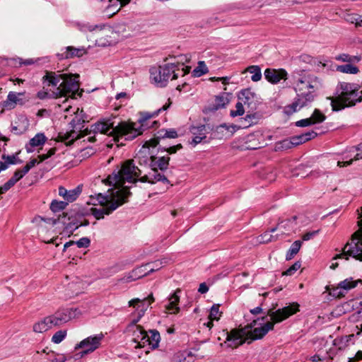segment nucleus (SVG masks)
Instances as JSON below:
<instances>
[{
  "mask_svg": "<svg viewBox=\"0 0 362 362\" xmlns=\"http://www.w3.org/2000/svg\"><path fill=\"white\" fill-rule=\"evenodd\" d=\"M52 327V321L48 316L45 317L41 321L35 323L33 325V331L37 333H42Z\"/></svg>",
  "mask_w": 362,
  "mask_h": 362,
  "instance_id": "obj_31",
  "label": "nucleus"
},
{
  "mask_svg": "<svg viewBox=\"0 0 362 362\" xmlns=\"http://www.w3.org/2000/svg\"><path fill=\"white\" fill-rule=\"evenodd\" d=\"M119 172L121 173V175L123 180H127L129 182L136 183L137 180L133 177H139L141 175V170L134 165V160H126Z\"/></svg>",
  "mask_w": 362,
  "mask_h": 362,
  "instance_id": "obj_11",
  "label": "nucleus"
},
{
  "mask_svg": "<svg viewBox=\"0 0 362 362\" xmlns=\"http://www.w3.org/2000/svg\"><path fill=\"white\" fill-rule=\"evenodd\" d=\"M142 267H141L133 269L127 275L121 279L120 281L122 282H131L148 275L147 272L143 269Z\"/></svg>",
  "mask_w": 362,
  "mask_h": 362,
  "instance_id": "obj_27",
  "label": "nucleus"
},
{
  "mask_svg": "<svg viewBox=\"0 0 362 362\" xmlns=\"http://www.w3.org/2000/svg\"><path fill=\"white\" fill-rule=\"evenodd\" d=\"M253 167L257 168L252 171L253 176L262 180H268L269 182L273 180L274 175L270 168H265L262 164H254Z\"/></svg>",
  "mask_w": 362,
  "mask_h": 362,
  "instance_id": "obj_21",
  "label": "nucleus"
},
{
  "mask_svg": "<svg viewBox=\"0 0 362 362\" xmlns=\"http://www.w3.org/2000/svg\"><path fill=\"white\" fill-rule=\"evenodd\" d=\"M267 108L265 103L259 102L255 106L254 110L255 112L250 113V126L256 124L262 118L263 115ZM253 109V107L250 106V110Z\"/></svg>",
  "mask_w": 362,
  "mask_h": 362,
  "instance_id": "obj_22",
  "label": "nucleus"
},
{
  "mask_svg": "<svg viewBox=\"0 0 362 362\" xmlns=\"http://www.w3.org/2000/svg\"><path fill=\"white\" fill-rule=\"evenodd\" d=\"M162 260H156L152 263H148L144 266L145 270H147L148 275L155 271L159 270L163 267Z\"/></svg>",
  "mask_w": 362,
  "mask_h": 362,
  "instance_id": "obj_44",
  "label": "nucleus"
},
{
  "mask_svg": "<svg viewBox=\"0 0 362 362\" xmlns=\"http://www.w3.org/2000/svg\"><path fill=\"white\" fill-rule=\"evenodd\" d=\"M47 138L43 133H37L33 138H32L28 144L25 145V149L28 153H32L34 150L33 148L42 146Z\"/></svg>",
  "mask_w": 362,
  "mask_h": 362,
  "instance_id": "obj_25",
  "label": "nucleus"
},
{
  "mask_svg": "<svg viewBox=\"0 0 362 362\" xmlns=\"http://www.w3.org/2000/svg\"><path fill=\"white\" fill-rule=\"evenodd\" d=\"M179 302V296H170L169 302L165 305V308L170 313H176L180 310V308L177 306Z\"/></svg>",
  "mask_w": 362,
  "mask_h": 362,
  "instance_id": "obj_36",
  "label": "nucleus"
},
{
  "mask_svg": "<svg viewBox=\"0 0 362 362\" xmlns=\"http://www.w3.org/2000/svg\"><path fill=\"white\" fill-rule=\"evenodd\" d=\"M240 126H238L235 124L228 126L226 124H222L219 126L216 127L214 128L213 127V130L210 131L211 132L210 139H222L224 137H226L228 134V132H230L231 134H233L237 129H240Z\"/></svg>",
  "mask_w": 362,
  "mask_h": 362,
  "instance_id": "obj_18",
  "label": "nucleus"
},
{
  "mask_svg": "<svg viewBox=\"0 0 362 362\" xmlns=\"http://www.w3.org/2000/svg\"><path fill=\"white\" fill-rule=\"evenodd\" d=\"M13 186L11 181H9V180L4 183L2 186L0 187V195L7 192L8 189H10Z\"/></svg>",
  "mask_w": 362,
  "mask_h": 362,
  "instance_id": "obj_63",
  "label": "nucleus"
},
{
  "mask_svg": "<svg viewBox=\"0 0 362 362\" xmlns=\"http://www.w3.org/2000/svg\"><path fill=\"white\" fill-rule=\"evenodd\" d=\"M158 139L156 136L155 138L151 139L148 141H146L144 144L142 149L148 151L150 147H156L159 144Z\"/></svg>",
  "mask_w": 362,
  "mask_h": 362,
  "instance_id": "obj_53",
  "label": "nucleus"
},
{
  "mask_svg": "<svg viewBox=\"0 0 362 362\" xmlns=\"http://www.w3.org/2000/svg\"><path fill=\"white\" fill-rule=\"evenodd\" d=\"M337 96L329 98L333 111H339L346 107L354 106L362 101V90L356 83L339 82L337 85Z\"/></svg>",
  "mask_w": 362,
  "mask_h": 362,
  "instance_id": "obj_4",
  "label": "nucleus"
},
{
  "mask_svg": "<svg viewBox=\"0 0 362 362\" xmlns=\"http://www.w3.org/2000/svg\"><path fill=\"white\" fill-rule=\"evenodd\" d=\"M56 152V148H50L48 152L45 154H42V155H40L38 156V158H40V162H42L45 160H47V158H50L52 156H53Z\"/></svg>",
  "mask_w": 362,
  "mask_h": 362,
  "instance_id": "obj_58",
  "label": "nucleus"
},
{
  "mask_svg": "<svg viewBox=\"0 0 362 362\" xmlns=\"http://www.w3.org/2000/svg\"><path fill=\"white\" fill-rule=\"evenodd\" d=\"M104 337L103 333L90 336L77 344L75 346V349H83L81 352V356L90 354L100 347Z\"/></svg>",
  "mask_w": 362,
  "mask_h": 362,
  "instance_id": "obj_10",
  "label": "nucleus"
},
{
  "mask_svg": "<svg viewBox=\"0 0 362 362\" xmlns=\"http://www.w3.org/2000/svg\"><path fill=\"white\" fill-rule=\"evenodd\" d=\"M362 284L361 279L354 280L353 278H348L339 282L337 286H327L326 291L323 292L322 294H325L326 292H328V294H342L341 291H348L351 288H354L358 286V284Z\"/></svg>",
  "mask_w": 362,
  "mask_h": 362,
  "instance_id": "obj_12",
  "label": "nucleus"
},
{
  "mask_svg": "<svg viewBox=\"0 0 362 362\" xmlns=\"http://www.w3.org/2000/svg\"><path fill=\"white\" fill-rule=\"evenodd\" d=\"M150 176L152 180L154 181V183L156 182H162L163 183L169 184L170 181L167 178V177L159 173L158 169L151 168V173H150Z\"/></svg>",
  "mask_w": 362,
  "mask_h": 362,
  "instance_id": "obj_39",
  "label": "nucleus"
},
{
  "mask_svg": "<svg viewBox=\"0 0 362 362\" xmlns=\"http://www.w3.org/2000/svg\"><path fill=\"white\" fill-rule=\"evenodd\" d=\"M98 199L101 205L107 204V206L110 204L111 201H109V195H103L102 194H98Z\"/></svg>",
  "mask_w": 362,
  "mask_h": 362,
  "instance_id": "obj_62",
  "label": "nucleus"
},
{
  "mask_svg": "<svg viewBox=\"0 0 362 362\" xmlns=\"http://www.w3.org/2000/svg\"><path fill=\"white\" fill-rule=\"evenodd\" d=\"M170 100L168 99V104L163 105L153 114L148 112L143 113L139 119L140 124L139 127H136V124L134 123L127 124L125 122H119L115 125V122L110 118L99 121L93 124L92 127L94 132H101L107 134V135L114 136V140L116 142H119L120 136H124L125 140H132L142 134L143 130L141 127L144 122L158 115L160 112L166 110L170 107Z\"/></svg>",
  "mask_w": 362,
  "mask_h": 362,
  "instance_id": "obj_1",
  "label": "nucleus"
},
{
  "mask_svg": "<svg viewBox=\"0 0 362 362\" xmlns=\"http://www.w3.org/2000/svg\"><path fill=\"white\" fill-rule=\"evenodd\" d=\"M335 59L337 61L344 62L357 63L361 60V57L360 55L351 56L348 54L343 53L336 56Z\"/></svg>",
  "mask_w": 362,
  "mask_h": 362,
  "instance_id": "obj_37",
  "label": "nucleus"
},
{
  "mask_svg": "<svg viewBox=\"0 0 362 362\" xmlns=\"http://www.w3.org/2000/svg\"><path fill=\"white\" fill-rule=\"evenodd\" d=\"M84 123H85V120L83 119L75 117L69 122V125L72 129H78V131L81 132V131H83L82 128L83 127Z\"/></svg>",
  "mask_w": 362,
  "mask_h": 362,
  "instance_id": "obj_48",
  "label": "nucleus"
},
{
  "mask_svg": "<svg viewBox=\"0 0 362 362\" xmlns=\"http://www.w3.org/2000/svg\"><path fill=\"white\" fill-rule=\"evenodd\" d=\"M86 51L84 48H76L72 46H68L65 48V51L57 54L59 59H66L74 57H80L86 54Z\"/></svg>",
  "mask_w": 362,
  "mask_h": 362,
  "instance_id": "obj_20",
  "label": "nucleus"
},
{
  "mask_svg": "<svg viewBox=\"0 0 362 362\" xmlns=\"http://www.w3.org/2000/svg\"><path fill=\"white\" fill-rule=\"evenodd\" d=\"M265 79L270 83L275 85L281 80L286 81L288 78V73L284 69L267 68L264 72Z\"/></svg>",
  "mask_w": 362,
  "mask_h": 362,
  "instance_id": "obj_17",
  "label": "nucleus"
},
{
  "mask_svg": "<svg viewBox=\"0 0 362 362\" xmlns=\"http://www.w3.org/2000/svg\"><path fill=\"white\" fill-rule=\"evenodd\" d=\"M356 151H361V152L356 153L354 156V158H350L349 160L338 161L337 166H339V167L348 166V165L352 164L354 160H358L362 159V143H360L356 146H352L349 151V153H354Z\"/></svg>",
  "mask_w": 362,
  "mask_h": 362,
  "instance_id": "obj_30",
  "label": "nucleus"
},
{
  "mask_svg": "<svg viewBox=\"0 0 362 362\" xmlns=\"http://www.w3.org/2000/svg\"><path fill=\"white\" fill-rule=\"evenodd\" d=\"M165 138L175 139L178 136L177 132L174 129H165Z\"/></svg>",
  "mask_w": 362,
  "mask_h": 362,
  "instance_id": "obj_64",
  "label": "nucleus"
},
{
  "mask_svg": "<svg viewBox=\"0 0 362 362\" xmlns=\"http://www.w3.org/2000/svg\"><path fill=\"white\" fill-rule=\"evenodd\" d=\"M149 332L151 335H148L141 326H137L136 331L134 332L136 337L134 341H139L140 346H144L148 344L151 349H155L158 347L160 341V333L156 329H150Z\"/></svg>",
  "mask_w": 362,
  "mask_h": 362,
  "instance_id": "obj_8",
  "label": "nucleus"
},
{
  "mask_svg": "<svg viewBox=\"0 0 362 362\" xmlns=\"http://www.w3.org/2000/svg\"><path fill=\"white\" fill-rule=\"evenodd\" d=\"M76 308H62L57 310L54 315L49 316L53 326H61L75 317Z\"/></svg>",
  "mask_w": 362,
  "mask_h": 362,
  "instance_id": "obj_13",
  "label": "nucleus"
},
{
  "mask_svg": "<svg viewBox=\"0 0 362 362\" xmlns=\"http://www.w3.org/2000/svg\"><path fill=\"white\" fill-rule=\"evenodd\" d=\"M190 132L193 135L197 136H206V133H209L210 131L213 130V126L210 124H202L199 126H192L189 129Z\"/></svg>",
  "mask_w": 362,
  "mask_h": 362,
  "instance_id": "obj_33",
  "label": "nucleus"
},
{
  "mask_svg": "<svg viewBox=\"0 0 362 362\" xmlns=\"http://www.w3.org/2000/svg\"><path fill=\"white\" fill-rule=\"evenodd\" d=\"M79 77L78 74H65L63 81L56 91L52 92L53 97L55 98L66 97L69 94H71L72 98H74L76 94L81 97L83 90L78 93L80 88Z\"/></svg>",
  "mask_w": 362,
  "mask_h": 362,
  "instance_id": "obj_6",
  "label": "nucleus"
},
{
  "mask_svg": "<svg viewBox=\"0 0 362 362\" xmlns=\"http://www.w3.org/2000/svg\"><path fill=\"white\" fill-rule=\"evenodd\" d=\"M301 267V262L300 261L296 262L293 265H291L288 269H287L285 272H283V275L285 276H291L296 272H297Z\"/></svg>",
  "mask_w": 362,
  "mask_h": 362,
  "instance_id": "obj_50",
  "label": "nucleus"
},
{
  "mask_svg": "<svg viewBox=\"0 0 362 362\" xmlns=\"http://www.w3.org/2000/svg\"><path fill=\"white\" fill-rule=\"evenodd\" d=\"M89 215L90 211L88 209L79 208H74L69 212L63 213L62 223L64 226V231L73 234L80 227V223L82 221V219Z\"/></svg>",
  "mask_w": 362,
  "mask_h": 362,
  "instance_id": "obj_7",
  "label": "nucleus"
},
{
  "mask_svg": "<svg viewBox=\"0 0 362 362\" xmlns=\"http://www.w3.org/2000/svg\"><path fill=\"white\" fill-rule=\"evenodd\" d=\"M301 245V240L294 241L286 254V260L289 261L292 259L294 256L299 252Z\"/></svg>",
  "mask_w": 362,
  "mask_h": 362,
  "instance_id": "obj_34",
  "label": "nucleus"
},
{
  "mask_svg": "<svg viewBox=\"0 0 362 362\" xmlns=\"http://www.w3.org/2000/svg\"><path fill=\"white\" fill-rule=\"evenodd\" d=\"M319 232L320 230L307 232L303 235L302 239L303 241H308L313 238L315 235H317L319 233Z\"/></svg>",
  "mask_w": 362,
  "mask_h": 362,
  "instance_id": "obj_57",
  "label": "nucleus"
},
{
  "mask_svg": "<svg viewBox=\"0 0 362 362\" xmlns=\"http://www.w3.org/2000/svg\"><path fill=\"white\" fill-rule=\"evenodd\" d=\"M313 124H314V122L310 118L302 119L296 122V126L300 127H305Z\"/></svg>",
  "mask_w": 362,
  "mask_h": 362,
  "instance_id": "obj_55",
  "label": "nucleus"
},
{
  "mask_svg": "<svg viewBox=\"0 0 362 362\" xmlns=\"http://www.w3.org/2000/svg\"><path fill=\"white\" fill-rule=\"evenodd\" d=\"M300 305L298 303H291L286 306L275 310L274 308L267 310L265 315H264L261 320L265 321L263 325L255 327L253 330L250 329V341L262 339L264 337L270 330L274 329L276 323H279L290 316L298 313ZM257 321L253 320L250 323V329L256 325Z\"/></svg>",
  "mask_w": 362,
  "mask_h": 362,
  "instance_id": "obj_3",
  "label": "nucleus"
},
{
  "mask_svg": "<svg viewBox=\"0 0 362 362\" xmlns=\"http://www.w3.org/2000/svg\"><path fill=\"white\" fill-rule=\"evenodd\" d=\"M154 301L153 296H147L142 299L139 298H134L129 301V305L133 307L139 315V318H141L149 305Z\"/></svg>",
  "mask_w": 362,
  "mask_h": 362,
  "instance_id": "obj_16",
  "label": "nucleus"
},
{
  "mask_svg": "<svg viewBox=\"0 0 362 362\" xmlns=\"http://www.w3.org/2000/svg\"><path fill=\"white\" fill-rule=\"evenodd\" d=\"M337 71L345 74H356L359 71V69L357 66L349 63L347 64L337 66Z\"/></svg>",
  "mask_w": 362,
  "mask_h": 362,
  "instance_id": "obj_41",
  "label": "nucleus"
},
{
  "mask_svg": "<svg viewBox=\"0 0 362 362\" xmlns=\"http://www.w3.org/2000/svg\"><path fill=\"white\" fill-rule=\"evenodd\" d=\"M175 64L168 63L163 66V78L162 80H165V86L168 83V80L173 74L172 80L177 79L178 74L175 73Z\"/></svg>",
  "mask_w": 362,
  "mask_h": 362,
  "instance_id": "obj_28",
  "label": "nucleus"
},
{
  "mask_svg": "<svg viewBox=\"0 0 362 362\" xmlns=\"http://www.w3.org/2000/svg\"><path fill=\"white\" fill-rule=\"evenodd\" d=\"M7 64L13 67L22 66L21 58H11L7 60Z\"/></svg>",
  "mask_w": 362,
  "mask_h": 362,
  "instance_id": "obj_56",
  "label": "nucleus"
},
{
  "mask_svg": "<svg viewBox=\"0 0 362 362\" xmlns=\"http://www.w3.org/2000/svg\"><path fill=\"white\" fill-rule=\"evenodd\" d=\"M82 192V185H78L76 188L67 190L64 187H59V195L62 197L67 202H74Z\"/></svg>",
  "mask_w": 362,
  "mask_h": 362,
  "instance_id": "obj_19",
  "label": "nucleus"
},
{
  "mask_svg": "<svg viewBox=\"0 0 362 362\" xmlns=\"http://www.w3.org/2000/svg\"><path fill=\"white\" fill-rule=\"evenodd\" d=\"M170 160L169 156L157 158L156 156H153L151 157V168H156L163 172L168 169Z\"/></svg>",
  "mask_w": 362,
  "mask_h": 362,
  "instance_id": "obj_24",
  "label": "nucleus"
},
{
  "mask_svg": "<svg viewBox=\"0 0 362 362\" xmlns=\"http://www.w3.org/2000/svg\"><path fill=\"white\" fill-rule=\"evenodd\" d=\"M66 336V330H59L54 334L52 337V341L54 344H59L62 342Z\"/></svg>",
  "mask_w": 362,
  "mask_h": 362,
  "instance_id": "obj_49",
  "label": "nucleus"
},
{
  "mask_svg": "<svg viewBox=\"0 0 362 362\" xmlns=\"http://www.w3.org/2000/svg\"><path fill=\"white\" fill-rule=\"evenodd\" d=\"M250 78L254 82H257L262 79V75L261 68L257 65H250Z\"/></svg>",
  "mask_w": 362,
  "mask_h": 362,
  "instance_id": "obj_45",
  "label": "nucleus"
},
{
  "mask_svg": "<svg viewBox=\"0 0 362 362\" xmlns=\"http://www.w3.org/2000/svg\"><path fill=\"white\" fill-rule=\"evenodd\" d=\"M235 110H230V115L233 117H235L236 116H241L244 114L245 110L244 107L240 102H238L235 105Z\"/></svg>",
  "mask_w": 362,
  "mask_h": 362,
  "instance_id": "obj_52",
  "label": "nucleus"
},
{
  "mask_svg": "<svg viewBox=\"0 0 362 362\" xmlns=\"http://www.w3.org/2000/svg\"><path fill=\"white\" fill-rule=\"evenodd\" d=\"M107 183L109 185L115 186L117 184H124V180H123L121 173L118 171H114L110 175H109L106 180Z\"/></svg>",
  "mask_w": 362,
  "mask_h": 362,
  "instance_id": "obj_38",
  "label": "nucleus"
},
{
  "mask_svg": "<svg viewBox=\"0 0 362 362\" xmlns=\"http://www.w3.org/2000/svg\"><path fill=\"white\" fill-rule=\"evenodd\" d=\"M325 118V115L318 109H315L310 117V119L314 122V124L322 122Z\"/></svg>",
  "mask_w": 362,
  "mask_h": 362,
  "instance_id": "obj_47",
  "label": "nucleus"
},
{
  "mask_svg": "<svg viewBox=\"0 0 362 362\" xmlns=\"http://www.w3.org/2000/svg\"><path fill=\"white\" fill-rule=\"evenodd\" d=\"M170 58H174L176 59L175 69L178 70L180 65H185L186 63H189L191 60V56L189 54H180L177 56H169Z\"/></svg>",
  "mask_w": 362,
  "mask_h": 362,
  "instance_id": "obj_40",
  "label": "nucleus"
},
{
  "mask_svg": "<svg viewBox=\"0 0 362 362\" xmlns=\"http://www.w3.org/2000/svg\"><path fill=\"white\" fill-rule=\"evenodd\" d=\"M151 79L156 84L158 87H165V80H162L163 78V66L158 67H151L150 69Z\"/></svg>",
  "mask_w": 362,
  "mask_h": 362,
  "instance_id": "obj_23",
  "label": "nucleus"
},
{
  "mask_svg": "<svg viewBox=\"0 0 362 362\" xmlns=\"http://www.w3.org/2000/svg\"><path fill=\"white\" fill-rule=\"evenodd\" d=\"M67 205V202L53 200L49 208L53 212L56 213L64 209Z\"/></svg>",
  "mask_w": 362,
  "mask_h": 362,
  "instance_id": "obj_46",
  "label": "nucleus"
},
{
  "mask_svg": "<svg viewBox=\"0 0 362 362\" xmlns=\"http://www.w3.org/2000/svg\"><path fill=\"white\" fill-rule=\"evenodd\" d=\"M111 191V196L114 198L110 204L106 206L103 209L91 208L88 209L90 214H92L95 218L98 220L103 218L104 214L109 215L113 211L117 209L119 206L128 202V198L132 195V192L129 191L127 187H123L121 189H118L115 192L114 189H109L108 192Z\"/></svg>",
  "mask_w": 362,
  "mask_h": 362,
  "instance_id": "obj_5",
  "label": "nucleus"
},
{
  "mask_svg": "<svg viewBox=\"0 0 362 362\" xmlns=\"http://www.w3.org/2000/svg\"><path fill=\"white\" fill-rule=\"evenodd\" d=\"M219 304H214L212 305L210 310L209 318L211 320H218L219 319L218 313H219Z\"/></svg>",
  "mask_w": 362,
  "mask_h": 362,
  "instance_id": "obj_51",
  "label": "nucleus"
},
{
  "mask_svg": "<svg viewBox=\"0 0 362 362\" xmlns=\"http://www.w3.org/2000/svg\"><path fill=\"white\" fill-rule=\"evenodd\" d=\"M208 72V68L206 67L204 61H199L198 66L193 70L192 76L200 77L202 75Z\"/></svg>",
  "mask_w": 362,
  "mask_h": 362,
  "instance_id": "obj_42",
  "label": "nucleus"
},
{
  "mask_svg": "<svg viewBox=\"0 0 362 362\" xmlns=\"http://www.w3.org/2000/svg\"><path fill=\"white\" fill-rule=\"evenodd\" d=\"M229 99L228 98V95L225 96L224 95L216 96V104L213 105L211 107H209L207 110L209 112H215L219 108L223 107L227 103H228Z\"/></svg>",
  "mask_w": 362,
  "mask_h": 362,
  "instance_id": "obj_35",
  "label": "nucleus"
},
{
  "mask_svg": "<svg viewBox=\"0 0 362 362\" xmlns=\"http://www.w3.org/2000/svg\"><path fill=\"white\" fill-rule=\"evenodd\" d=\"M148 152L146 150H140L135 157L138 160V164L140 166H148L151 168V157L148 156Z\"/></svg>",
  "mask_w": 362,
  "mask_h": 362,
  "instance_id": "obj_32",
  "label": "nucleus"
},
{
  "mask_svg": "<svg viewBox=\"0 0 362 362\" xmlns=\"http://www.w3.org/2000/svg\"><path fill=\"white\" fill-rule=\"evenodd\" d=\"M23 175L21 173V171L20 170H17L13 177L9 179V181H11L13 185H14L18 180H20L21 178H23Z\"/></svg>",
  "mask_w": 362,
  "mask_h": 362,
  "instance_id": "obj_60",
  "label": "nucleus"
},
{
  "mask_svg": "<svg viewBox=\"0 0 362 362\" xmlns=\"http://www.w3.org/2000/svg\"><path fill=\"white\" fill-rule=\"evenodd\" d=\"M1 158H2V159L6 160L5 163L6 164H8V165L9 164L13 165V164L16 163V156L15 155L6 156L5 154H3Z\"/></svg>",
  "mask_w": 362,
  "mask_h": 362,
  "instance_id": "obj_61",
  "label": "nucleus"
},
{
  "mask_svg": "<svg viewBox=\"0 0 362 362\" xmlns=\"http://www.w3.org/2000/svg\"><path fill=\"white\" fill-rule=\"evenodd\" d=\"M64 74L60 73V71H46V74L42 79L44 82H48V86H57L60 81H63Z\"/></svg>",
  "mask_w": 362,
  "mask_h": 362,
  "instance_id": "obj_26",
  "label": "nucleus"
},
{
  "mask_svg": "<svg viewBox=\"0 0 362 362\" xmlns=\"http://www.w3.org/2000/svg\"><path fill=\"white\" fill-rule=\"evenodd\" d=\"M280 144L281 145V148L286 149L295 146L294 144H293L292 136L290 139L283 140L280 142Z\"/></svg>",
  "mask_w": 362,
  "mask_h": 362,
  "instance_id": "obj_59",
  "label": "nucleus"
},
{
  "mask_svg": "<svg viewBox=\"0 0 362 362\" xmlns=\"http://www.w3.org/2000/svg\"><path fill=\"white\" fill-rule=\"evenodd\" d=\"M75 244L79 248H86L90 246V240L88 238L84 237L75 242Z\"/></svg>",
  "mask_w": 362,
  "mask_h": 362,
  "instance_id": "obj_54",
  "label": "nucleus"
},
{
  "mask_svg": "<svg viewBox=\"0 0 362 362\" xmlns=\"http://www.w3.org/2000/svg\"><path fill=\"white\" fill-rule=\"evenodd\" d=\"M317 136V134L314 131H309L300 135L293 136H292L293 144L298 146L315 138Z\"/></svg>",
  "mask_w": 362,
  "mask_h": 362,
  "instance_id": "obj_29",
  "label": "nucleus"
},
{
  "mask_svg": "<svg viewBox=\"0 0 362 362\" xmlns=\"http://www.w3.org/2000/svg\"><path fill=\"white\" fill-rule=\"evenodd\" d=\"M91 132H93V133L98 132H94L93 129V127L91 126L90 130H88V129H86L85 130L80 132V131H78V129H72L71 131L66 132L64 134L60 133L59 136L62 141H67V143H66L67 146H71L74 144V142L76 140H78V139L85 136L86 135L89 134ZM99 132L101 134H106L104 132Z\"/></svg>",
  "mask_w": 362,
  "mask_h": 362,
  "instance_id": "obj_14",
  "label": "nucleus"
},
{
  "mask_svg": "<svg viewBox=\"0 0 362 362\" xmlns=\"http://www.w3.org/2000/svg\"><path fill=\"white\" fill-rule=\"evenodd\" d=\"M226 334L228 346L236 348L249 339V325L247 324L244 327L240 326L230 332H226Z\"/></svg>",
  "mask_w": 362,
  "mask_h": 362,
  "instance_id": "obj_9",
  "label": "nucleus"
},
{
  "mask_svg": "<svg viewBox=\"0 0 362 362\" xmlns=\"http://www.w3.org/2000/svg\"><path fill=\"white\" fill-rule=\"evenodd\" d=\"M277 227L272 228L269 231H266L263 234L261 235L260 243H266L272 241H275L278 239V236H274L271 234V233H274L276 230Z\"/></svg>",
  "mask_w": 362,
  "mask_h": 362,
  "instance_id": "obj_43",
  "label": "nucleus"
},
{
  "mask_svg": "<svg viewBox=\"0 0 362 362\" xmlns=\"http://www.w3.org/2000/svg\"><path fill=\"white\" fill-rule=\"evenodd\" d=\"M322 88L321 78L314 74H306L302 71L294 87L296 97L291 105L285 107L284 113L291 115L298 110L310 105L317 97V91Z\"/></svg>",
  "mask_w": 362,
  "mask_h": 362,
  "instance_id": "obj_2",
  "label": "nucleus"
},
{
  "mask_svg": "<svg viewBox=\"0 0 362 362\" xmlns=\"http://www.w3.org/2000/svg\"><path fill=\"white\" fill-rule=\"evenodd\" d=\"M25 92L16 93L11 91L7 95V98L2 103V105L7 110L14 109L17 105H23L29 99L25 98Z\"/></svg>",
  "mask_w": 362,
  "mask_h": 362,
  "instance_id": "obj_15",
  "label": "nucleus"
}]
</instances>
